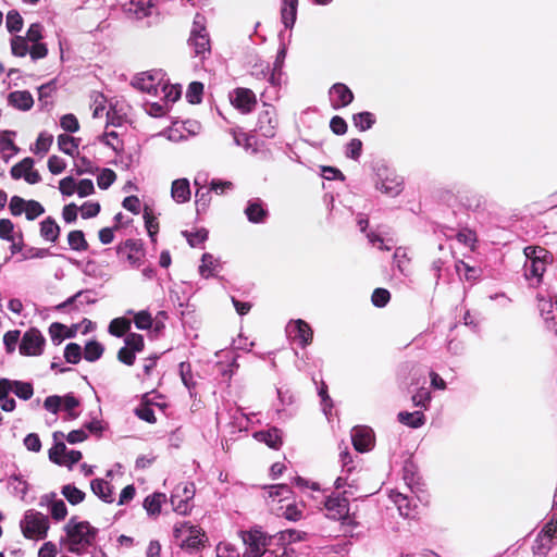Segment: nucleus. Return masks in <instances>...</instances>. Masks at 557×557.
I'll use <instances>...</instances> for the list:
<instances>
[{"label":"nucleus","mask_w":557,"mask_h":557,"mask_svg":"<svg viewBox=\"0 0 557 557\" xmlns=\"http://www.w3.org/2000/svg\"><path fill=\"white\" fill-rule=\"evenodd\" d=\"M65 539L63 544L71 553L82 555L90 547L96 540L97 529L88 521L72 517L64 525Z\"/></svg>","instance_id":"obj_1"},{"label":"nucleus","mask_w":557,"mask_h":557,"mask_svg":"<svg viewBox=\"0 0 557 557\" xmlns=\"http://www.w3.org/2000/svg\"><path fill=\"white\" fill-rule=\"evenodd\" d=\"M527 261L524 263V275L528 280L541 281L546 267L553 262V255L545 248L528 246L523 250Z\"/></svg>","instance_id":"obj_2"},{"label":"nucleus","mask_w":557,"mask_h":557,"mask_svg":"<svg viewBox=\"0 0 557 557\" xmlns=\"http://www.w3.org/2000/svg\"><path fill=\"white\" fill-rule=\"evenodd\" d=\"M20 528L24 537L34 541L44 540L50 528L49 518L40 511L28 509L20 521Z\"/></svg>","instance_id":"obj_3"},{"label":"nucleus","mask_w":557,"mask_h":557,"mask_svg":"<svg viewBox=\"0 0 557 557\" xmlns=\"http://www.w3.org/2000/svg\"><path fill=\"white\" fill-rule=\"evenodd\" d=\"M375 188L389 196H398L404 188V178L395 170L382 164L375 170Z\"/></svg>","instance_id":"obj_4"},{"label":"nucleus","mask_w":557,"mask_h":557,"mask_svg":"<svg viewBox=\"0 0 557 557\" xmlns=\"http://www.w3.org/2000/svg\"><path fill=\"white\" fill-rule=\"evenodd\" d=\"M242 540L246 546L243 557H260L272 546L273 536L260 529L242 532Z\"/></svg>","instance_id":"obj_5"},{"label":"nucleus","mask_w":557,"mask_h":557,"mask_svg":"<svg viewBox=\"0 0 557 557\" xmlns=\"http://www.w3.org/2000/svg\"><path fill=\"white\" fill-rule=\"evenodd\" d=\"M174 537L180 542L182 548L196 549L200 546L203 537L201 529L191 525L189 522H178L174 525Z\"/></svg>","instance_id":"obj_6"},{"label":"nucleus","mask_w":557,"mask_h":557,"mask_svg":"<svg viewBox=\"0 0 557 557\" xmlns=\"http://www.w3.org/2000/svg\"><path fill=\"white\" fill-rule=\"evenodd\" d=\"M166 74L162 70H152L138 74L133 79V86L137 89L158 97L159 90Z\"/></svg>","instance_id":"obj_7"},{"label":"nucleus","mask_w":557,"mask_h":557,"mask_svg":"<svg viewBox=\"0 0 557 557\" xmlns=\"http://www.w3.org/2000/svg\"><path fill=\"white\" fill-rule=\"evenodd\" d=\"M122 10L129 20H147V25H150L158 16V11L153 2H123Z\"/></svg>","instance_id":"obj_8"},{"label":"nucleus","mask_w":557,"mask_h":557,"mask_svg":"<svg viewBox=\"0 0 557 557\" xmlns=\"http://www.w3.org/2000/svg\"><path fill=\"white\" fill-rule=\"evenodd\" d=\"M46 339L37 329L27 330L20 342V354L23 356H40L44 351Z\"/></svg>","instance_id":"obj_9"},{"label":"nucleus","mask_w":557,"mask_h":557,"mask_svg":"<svg viewBox=\"0 0 557 557\" xmlns=\"http://www.w3.org/2000/svg\"><path fill=\"white\" fill-rule=\"evenodd\" d=\"M326 517L337 521H345L349 517V500L346 496L333 493L324 502Z\"/></svg>","instance_id":"obj_10"},{"label":"nucleus","mask_w":557,"mask_h":557,"mask_svg":"<svg viewBox=\"0 0 557 557\" xmlns=\"http://www.w3.org/2000/svg\"><path fill=\"white\" fill-rule=\"evenodd\" d=\"M278 126L276 109L263 103V109L258 115L257 131L267 138H273Z\"/></svg>","instance_id":"obj_11"},{"label":"nucleus","mask_w":557,"mask_h":557,"mask_svg":"<svg viewBox=\"0 0 557 557\" xmlns=\"http://www.w3.org/2000/svg\"><path fill=\"white\" fill-rule=\"evenodd\" d=\"M228 98L232 106L243 114L250 113L257 104V97L249 88H235L230 92Z\"/></svg>","instance_id":"obj_12"},{"label":"nucleus","mask_w":557,"mask_h":557,"mask_svg":"<svg viewBox=\"0 0 557 557\" xmlns=\"http://www.w3.org/2000/svg\"><path fill=\"white\" fill-rule=\"evenodd\" d=\"M288 337L298 343L301 347H306L312 342L313 332L310 325L301 319L292 320L286 325Z\"/></svg>","instance_id":"obj_13"},{"label":"nucleus","mask_w":557,"mask_h":557,"mask_svg":"<svg viewBox=\"0 0 557 557\" xmlns=\"http://www.w3.org/2000/svg\"><path fill=\"white\" fill-rule=\"evenodd\" d=\"M537 307L547 329L557 333V299L537 295Z\"/></svg>","instance_id":"obj_14"},{"label":"nucleus","mask_w":557,"mask_h":557,"mask_svg":"<svg viewBox=\"0 0 557 557\" xmlns=\"http://www.w3.org/2000/svg\"><path fill=\"white\" fill-rule=\"evenodd\" d=\"M116 252L125 258L133 268H139L143 264L145 252L141 245L136 240L127 239L117 246Z\"/></svg>","instance_id":"obj_15"},{"label":"nucleus","mask_w":557,"mask_h":557,"mask_svg":"<svg viewBox=\"0 0 557 557\" xmlns=\"http://www.w3.org/2000/svg\"><path fill=\"white\" fill-rule=\"evenodd\" d=\"M10 173L14 180L24 178L28 184L32 185L39 183L41 180L38 171L34 170V160L29 157L24 158L14 166H12Z\"/></svg>","instance_id":"obj_16"},{"label":"nucleus","mask_w":557,"mask_h":557,"mask_svg":"<svg viewBox=\"0 0 557 557\" xmlns=\"http://www.w3.org/2000/svg\"><path fill=\"white\" fill-rule=\"evenodd\" d=\"M329 98L331 107L334 110H339L352 102L354 92L347 85L343 83H335L329 90Z\"/></svg>","instance_id":"obj_17"},{"label":"nucleus","mask_w":557,"mask_h":557,"mask_svg":"<svg viewBox=\"0 0 557 557\" xmlns=\"http://www.w3.org/2000/svg\"><path fill=\"white\" fill-rule=\"evenodd\" d=\"M351 441L355 449L360 453L368 451L373 446L372 430L366 426H357L351 431Z\"/></svg>","instance_id":"obj_18"},{"label":"nucleus","mask_w":557,"mask_h":557,"mask_svg":"<svg viewBox=\"0 0 557 557\" xmlns=\"http://www.w3.org/2000/svg\"><path fill=\"white\" fill-rule=\"evenodd\" d=\"M0 384L9 391V393L15 394L22 400H28L34 395V387L29 382H23L10 379H0Z\"/></svg>","instance_id":"obj_19"},{"label":"nucleus","mask_w":557,"mask_h":557,"mask_svg":"<svg viewBox=\"0 0 557 557\" xmlns=\"http://www.w3.org/2000/svg\"><path fill=\"white\" fill-rule=\"evenodd\" d=\"M190 184L187 178H177L171 185V198L176 203H185L190 200Z\"/></svg>","instance_id":"obj_20"},{"label":"nucleus","mask_w":557,"mask_h":557,"mask_svg":"<svg viewBox=\"0 0 557 557\" xmlns=\"http://www.w3.org/2000/svg\"><path fill=\"white\" fill-rule=\"evenodd\" d=\"M50 505L51 517L57 520H63L67 515V508L62 499H54V494L41 496L39 506Z\"/></svg>","instance_id":"obj_21"},{"label":"nucleus","mask_w":557,"mask_h":557,"mask_svg":"<svg viewBox=\"0 0 557 557\" xmlns=\"http://www.w3.org/2000/svg\"><path fill=\"white\" fill-rule=\"evenodd\" d=\"M8 102L17 110L28 111L34 104V99L29 91L16 90L9 94Z\"/></svg>","instance_id":"obj_22"},{"label":"nucleus","mask_w":557,"mask_h":557,"mask_svg":"<svg viewBox=\"0 0 557 557\" xmlns=\"http://www.w3.org/2000/svg\"><path fill=\"white\" fill-rule=\"evenodd\" d=\"M245 214L251 223H263L268 216V210L260 199H252L248 201Z\"/></svg>","instance_id":"obj_23"},{"label":"nucleus","mask_w":557,"mask_h":557,"mask_svg":"<svg viewBox=\"0 0 557 557\" xmlns=\"http://www.w3.org/2000/svg\"><path fill=\"white\" fill-rule=\"evenodd\" d=\"M90 488L92 493L98 496L104 503H113L114 494L113 488L108 480L104 479H94L90 482Z\"/></svg>","instance_id":"obj_24"},{"label":"nucleus","mask_w":557,"mask_h":557,"mask_svg":"<svg viewBox=\"0 0 557 557\" xmlns=\"http://www.w3.org/2000/svg\"><path fill=\"white\" fill-rule=\"evenodd\" d=\"M196 57L206 59L211 52L209 35H190L188 39Z\"/></svg>","instance_id":"obj_25"},{"label":"nucleus","mask_w":557,"mask_h":557,"mask_svg":"<svg viewBox=\"0 0 557 557\" xmlns=\"http://www.w3.org/2000/svg\"><path fill=\"white\" fill-rule=\"evenodd\" d=\"M182 88L180 85H172L169 83V79L165 77L163 84L160 87L159 96L164 104L174 103L181 97Z\"/></svg>","instance_id":"obj_26"},{"label":"nucleus","mask_w":557,"mask_h":557,"mask_svg":"<svg viewBox=\"0 0 557 557\" xmlns=\"http://www.w3.org/2000/svg\"><path fill=\"white\" fill-rule=\"evenodd\" d=\"M253 436L257 441L265 443L270 448L277 449L282 444L281 431L275 428L256 432Z\"/></svg>","instance_id":"obj_27"},{"label":"nucleus","mask_w":557,"mask_h":557,"mask_svg":"<svg viewBox=\"0 0 557 557\" xmlns=\"http://www.w3.org/2000/svg\"><path fill=\"white\" fill-rule=\"evenodd\" d=\"M60 234V227L54 219L48 216L40 223V236L50 243H55Z\"/></svg>","instance_id":"obj_28"},{"label":"nucleus","mask_w":557,"mask_h":557,"mask_svg":"<svg viewBox=\"0 0 557 557\" xmlns=\"http://www.w3.org/2000/svg\"><path fill=\"white\" fill-rule=\"evenodd\" d=\"M166 496L163 493H154L149 495L144 500V508L148 516L158 517L161 512V506L165 502Z\"/></svg>","instance_id":"obj_29"},{"label":"nucleus","mask_w":557,"mask_h":557,"mask_svg":"<svg viewBox=\"0 0 557 557\" xmlns=\"http://www.w3.org/2000/svg\"><path fill=\"white\" fill-rule=\"evenodd\" d=\"M555 546V541L544 534L536 535L532 545V553L534 557H546L550 549Z\"/></svg>","instance_id":"obj_30"},{"label":"nucleus","mask_w":557,"mask_h":557,"mask_svg":"<svg viewBox=\"0 0 557 557\" xmlns=\"http://www.w3.org/2000/svg\"><path fill=\"white\" fill-rule=\"evenodd\" d=\"M78 139L74 138L67 134H61L58 136V147L59 149L71 157H75L78 154Z\"/></svg>","instance_id":"obj_31"},{"label":"nucleus","mask_w":557,"mask_h":557,"mask_svg":"<svg viewBox=\"0 0 557 557\" xmlns=\"http://www.w3.org/2000/svg\"><path fill=\"white\" fill-rule=\"evenodd\" d=\"M53 144V135L48 132L39 133L35 145L30 148V150L38 156L44 157L51 148Z\"/></svg>","instance_id":"obj_32"},{"label":"nucleus","mask_w":557,"mask_h":557,"mask_svg":"<svg viewBox=\"0 0 557 557\" xmlns=\"http://www.w3.org/2000/svg\"><path fill=\"white\" fill-rule=\"evenodd\" d=\"M398 420L400 423L413 429L420 428L425 423V417L421 411H401L398 413Z\"/></svg>","instance_id":"obj_33"},{"label":"nucleus","mask_w":557,"mask_h":557,"mask_svg":"<svg viewBox=\"0 0 557 557\" xmlns=\"http://www.w3.org/2000/svg\"><path fill=\"white\" fill-rule=\"evenodd\" d=\"M389 498L397 506L400 516L410 517L411 515V502L408 496L396 491H392L389 494Z\"/></svg>","instance_id":"obj_34"},{"label":"nucleus","mask_w":557,"mask_h":557,"mask_svg":"<svg viewBox=\"0 0 557 557\" xmlns=\"http://www.w3.org/2000/svg\"><path fill=\"white\" fill-rule=\"evenodd\" d=\"M375 115L369 111L359 112L352 115V123L360 132L370 129L375 123Z\"/></svg>","instance_id":"obj_35"},{"label":"nucleus","mask_w":557,"mask_h":557,"mask_svg":"<svg viewBox=\"0 0 557 557\" xmlns=\"http://www.w3.org/2000/svg\"><path fill=\"white\" fill-rule=\"evenodd\" d=\"M297 16V2H284L281 8L282 23L286 28H292Z\"/></svg>","instance_id":"obj_36"},{"label":"nucleus","mask_w":557,"mask_h":557,"mask_svg":"<svg viewBox=\"0 0 557 557\" xmlns=\"http://www.w3.org/2000/svg\"><path fill=\"white\" fill-rule=\"evenodd\" d=\"M131 320L127 318H115L109 324V333L116 337H122L131 329Z\"/></svg>","instance_id":"obj_37"},{"label":"nucleus","mask_w":557,"mask_h":557,"mask_svg":"<svg viewBox=\"0 0 557 557\" xmlns=\"http://www.w3.org/2000/svg\"><path fill=\"white\" fill-rule=\"evenodd\" d=\"M180 491L181 488L174 490L171 495V504L175 512L180 515H187L191 509V505L189 500L181 496Z\"/></svg>","instance_id":"obj_38"},{"label":"nucleus","mask_w":557,"mask_h":557,"mask_svg":"<svg viewBox=\"0 0 557 557\" xmlns=\"http://www.w3.org/2000/svg\"><path fill=\"white\" fill-rule=\"evenodd\" d=\"M216 265H218V260H215L212 255L205 253L202 256L201 264L199 267L200 275L205 278L213 276Z\"/></svg>","instance_id":"obj_39"},{"label":"nucleus","mask_w":557,"mask_h":557,"mask_svg":"<svg viewBox=\"0 0 557 557\" xmlns=\"http://www.w3.org/2000/svg\"><path fill=\"white\" fill-rule=\"evenodd\" d=\"M103 350L104 348L100 343L96 341L88 342L84 348V358L87 361L94 362L102 356Z\"/></svg>","instance_id":"obj_40"},{"label":"nucleus","mask_w":557,"mask_h":557,"mask_svg":"<svg viewBox=\"0 0 557 557\" xmlns=\"http://www.w3.org/2000/svg\"><path fill=\"white\" fill-rule=\"evenodd\" d=\"M61 493L72 505H77L85 498V493L71 484L64 485Z\"/></svg>","instance_id":"obj_41"},{"label":"nucleus","mask_w":557,"mask_h":557,"mask_svg":"<svg viewBox=\"0 0 557 557\" xmlns=\"http://www.w3.org/2000/svg\"><path fill=\"white\" fill-rule=\"evenodd\" d=\"M456 272L461 277L462 275L467 281H474L480 276V270L473 267H470L468 263L459 260L455 264Z\"/></svg>","instance_id":"obj_42"},{"label":"nucleus","mask_w":557,"mask_h":557,"mask_svg":"<svg viewBox=\"0 0 557 557\" xmlns=\"http://www.w3.org/2000/svg\"><path fill=\"white\" fill-rule=\"evenodd\" d=\"M9 485L16 496H18L21 499L25 498V496L28 492V484L22 476H20V475L10 476Z\"/></svg>","instance_id":"obj_43"},{"label":"nucleus","mask_w":557,"mask_h":557,"mask_svg":"<svg viewBox=\"0 0 557 557\" xmlns=\"http://www.w3.org/2000/svg\"><path fill=\"white\" fill-rule=\"evenodd\" d=\"M79 406V400L72 394L62 396L61 408L67 412L69 419L73 420L78 417V412L75 409Z\"/></svg>","instance_id":"obj_44"},{"label":"nucleus","mask_w":557,"mask_h":557,"mask_svg":"<svg viewBox=\"0 0 557 557\" xmlns=\"http://www.w3.org/2000/svg\"><path fill=\"white\" fill-rule=\"evenodd\" d=\"M70 247L76 251L86 250L88 245L82 231H72L67 235Z\"/></svg>","instance_id":"obj_45"},{"label":"nucleus","mask_w":557,"mask_h":557,"mask_svg":"<svg viewBox=\"0 0 557 557\" xmlns=\"http://www.w3.org/2000/svg\"><path fill=\"white\" fill-rule=\"evenodd\" d=\"M367 238L372 246L379 248L380 250L388 251L394 247V243L391 238L385 239L373 231L367 233Z\"/></svg>","instance_id":"obj_46"},{"label":"nucleus","mask_w":557,"mask_h":557,"mask_svg":"<svg viewBox=\"0 0 557 557\" xmlns=\"http://www.w3.org/2000/svg\"><path fill=\"white\" fill-rule=\"evenodd\" d=\"M27 39L22 36H14L11 39V51L15 57H25L29 52Z\"/></svg>","instance_id":"obj_47"},{"label":"nucleus","mask_w":557,"mask_h":557,"mask_svg":"<svg viewBox=\"0 0 557 557\" xmlns=\"http://www.w3.org/2000/svg\"><path fill=\"white\" fill-rule=\"evenodd\" d=\"M5 26L10 33H17L23 27V17L17 11H9L7 14Z\"/></svg>","instance_id":"obj_48"},{"label":"nucleus","mask_w":557,"mask_h":557,"mask_svg":"<svg viewBox=\"0 0 557 557\" xmlns=\"http://www.w3.org/2000/svg\"><path fill=\"white\" fill-rule=\"evenodd\" d=\"M14 135L15 133L11 131L0 132V149L2 151H11L12 153L18 152V147L12 140V136Z\"/></svg>","instance_id":"obj_49"},{"label":"nucleus","mask_w":557,"mask_h":557,"mask_svg":"<svg viewBox=\"0 0 557 557\" xmlns=\"http://www.w3.org/2000/svg\"><path fill=\"white\" fill-rule=\"evenodd\" d=\"M292 491L286 484H276L269 486L268 494L272 499L278 498L280 502L289 497Z\"/></svg>","instance_id":"obj_50"},{"label":"nucleus","mask_w":557,"mask_h":557,"mask_svg":"<svg viewBox=\"0 0 557 557\" xmlns=\"http://www.w3.org/2000/svg\"><path fill=\"white\" fill-rule=\"evenodd\" d=\"M307 537V533L298 530H285L280 533V540L284 544H292L300 541H305Z\"/></svg>","instance_id":"obj_51"},{"label":"nucleus","mask_w":557,"mask_h":557,"mask_svg":"<svg viewBox=\"0 0 557 557\" xmlns=\"http://www.w3.org/2000/svg\"><path fill=\"white\" fill-rule=\"evenodd\" d=\"M124 343L126 347H129L135 354L140 352L144 349L145 343L144 337L137 333H129L125 336Z\"/></svg>","instance_id":"obj_52"},{"label":"nucleus","mask_w":557,"mask_h":557,"mask_svg":"<svg viewBox=\"0 0 557 557\" xmlns=\"http://www.w3.org/2000/svg\"><path fill=\"white\" fill-rule=\"evenodd\" d=\"M116 175L111 169H102L97 177V184L101 189H108L115 181Z\"/></svg>","instance_id":"obj_53"},{"label":"nucleus","mask_w":557,"mask_h":557,"mask_svg":"<svg viewBox=\"0 0 557 557\" xmlns=\"http://www.w3.org/2000/svg\"><path fill=\"white\" fill-rule=\"evenodd\" d=\"M76 159L74 161V166L77 174H84V173H94L96 171L95 164L88 160L86 157H81L76 154Z\"/></svg>","instance_id":"obj_54"},{"label":"nucleus","mask_w":557,"mask_h":557,"mask_svg":"<svg viewBox=\"0 0 557 557\" xmlns=\"http://www.w3.org/2000/svg\"><path fill=\"white\" fill-rule=\"evenodd\" d=\"M203 92V85L199 82H193L186 92V98L190 103H199Z\"/></svg>","instance_id":"obj_55"},{"label":"nucleus","mask_w":557,"mask_h":557,"mask_svg":"<svg viewBox=\"0 0 557 557\" xmlns=\"http://www.w3.org/2000/svg\"><path fill=\"white\" fill-rule=\"evenodd\" d=\"M82 357V348L79 345L75 343H70L66 345L64 350V358L70 363H77Z\"/></svg>","instance_id":"obj_56"},{"label":"nucleus","mask_w":557,"mask_h":557,"mask_svg":"<svg viewBox=\"0 0 557 557\" xmlns=\"http://www.w3.org/2000/svg\"><path fill=\"white\" fill-rule=\"evenodd\" d=\"M134 323L139 330H148L152 325V317L146 310L139 311L134 313Z\"/></svg>","instance_id":"obj_57"},{"label":"nucleus","mask_w":557,"mask_h":557,"mask_svg":"<svg viewBox=\"0 0 557 557\" xmlns=\"http://www.w3.org/2000/svg\"><path fill=\"white\" fill-rule=\"evenodd\" d=\"M183 234L191 247L199 246L208 238V232L205 228L196 232H184Z\"/></svg>","instance_id":"obj_58"},{"label":"nucleus","mask_w":557,"mask_h":557,"mask_svg":"<svg viewBox=\"0 0 557 557\" xmlns=\"http://www.w3.org/2000/svg\"><path fill=\"white\" fill-rule=\"evenodd\" d=\"M9 395V391L0 384V407L3 411L7 412L13 411L16 407V401Z\"/></svg>","instance_id":"obj_59"},{"label":"nucleus","mask_w":557,"mask_h":557,"mask_svg":"<svg viewBox=\"0 0 557 557\" xmlns=\"http://www.w3.org/2000/svg\"><path fill=\"white\" fill-rule=\"evenodd\" d=\"M361 151L362 141L358 138H354L346 145L345 154L349 159L358 160L359 157L361 156Z\"/></svg>","instance_id":"obj_60"},{"label":"nucleus","mask_w":557,"mask_h":557,"mask_svg":"<svg viewBox=\"0 0 557 557\" xmlns=\"http://www.w3.org/2000/svg\"><path fill=\"white\" fill-rule=\"evenodd\" d=\"M60 126L69 133H76L79 129L78 120L74 114H65L60 119Z\"/></svg>","instance_id":"obj_61"},{"label":"nucleus","mask_w":557,"mask_h":557,"mask_svg":"<svg viewBox=\"0 0 557 557\" xmlns=\"http://www.w3.org/2000/svg\"><path fill=\"white\" fill-rule=\"evenodd\" d=\"M59 190L63 196L70 197L76 193V181L72 176H66L59 182Z\"/></svg>","instance_id":"obj_62"},{"label":"nucleus","mask_w":557,"mask_h":557,"mask_svg":"<svg viewBox=\"0 0 557 557\" xmlns=\"http://www.w3.org/2000/svg\"><path fill=\"white\" fill-rule=\"evenodd\" d=\"M45 212L44 207L36 200H28L25 208L26 219L32 221L41 215Z\"/></svg>","instance_id":"obj_63"},{"label":"nucleus","mask_w":557,"mask_h":557,"mask_svg":"<svg viewBox=\"0 0 557 557\" xmlns=\"http://www.w3.org/2000/svg\"><path fill=\"white\" fill-rule=\"evenodd\" d=\"M216 557H240V554L232 544L220 543L216 546Z\"/></svg>","instance_id":"obj_64"}]
</instances>
